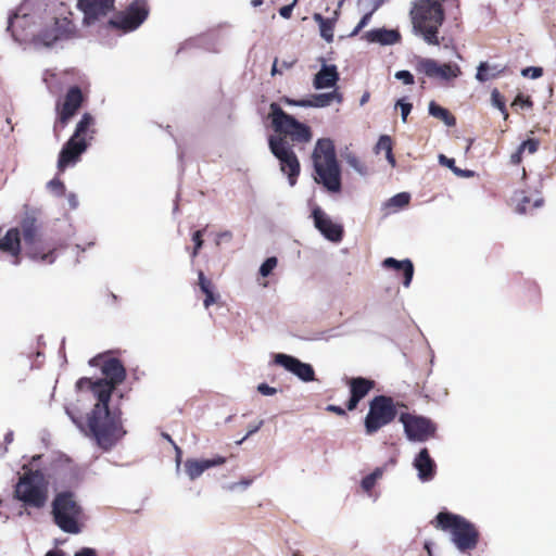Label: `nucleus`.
Segmentation results:
<instances>
[{
    "label": "nucleus",
    "instance_id": "1",
    "mask_svg": "<svg viewBox=\"0 0 556 556\" xmlns=\"http://www.w3.org/2000/svg\"><path fill=\"white\" fill-rule=\"evenodd\" d=\"M101 371L105 378L92 383L98 403L88 416V428L97 444L110 450L126 434L121 410L109 407L113 391L126 378V369L119 359L112 357L103 362Z\"/></svg>",
    "mask_w": 556,
    "mask_h": 556
},
{
    "label": "nucleus",
    "instance_id": "2",
    "mask_svg": "<svg viewBox=\"0 0 556 556\" xmlns=\"http://www.w3.org/2000/svg\"><path fill=\"white\" fill-rule=\"evenodd\" d=\"M312 159L317 175L315 181L329 192H340L342 188L341 168L332 140L329 138L318 139Z\"/></svg>",
    "mask_w": 556,
    "mask_h": 556
},
{
    "label": "nucleus",
    "instance_id": "3",
    "mask_svg": "<svg viewBox=\"0 0 556 556\" xmlns=\"http://www.w3.org/2000/svg\"><path fill=\"white\" fill-rule=\"evenodd\" d=\"M413 31L428 45H439V28L444 21V10L438 0H414L410 9Z\"/></svg>",
    "mask_w": 556,
    "mask_h": 556
},
{
    "label": "nucleus",
    "instance_id": "4",
    "mask_svg": "<svg viewBox=\"0 0 556 556\" xmlns=\"http://www.w3.org/2000/svg\"><path fill=\"white\" fill-rule=\"evenodd\" d=\"M431 523L439 530L450 532L452 543L462 553L471 551L478 545L479 531L472 522L460 515L443 510Z\"/></svg>",
    "mask_w": 556,
    "mask_h": 556
},
{
    "label": "nucleus",
    "instance_id": "5",
    "mask_svg": "<svg viewBox=\"0 0 556 556\" xmlns=\"http://www.w3.org/2000/svg\"><path fill=\"white\" fill-rule=\"evenodd\" d=\"M14 496L26 507L42 508L48 501V482L43 473L25 471L14 486Z\"/></svg>",
    "mask_w": 556,
    "mask_h": 556
},
{
    "label": "nucleus",
    "instance_id": "6",
    "mask_svg": "<svg viewBox=\"0 0 556 556\" xmlns=\"http://www.w3.org/2000/svg\"><path fill=\"white\" fill-rule=\"evenodd\" d=\"M52 515L55 525L65 533L78 534L81 529L79 519L83 508L71 491L58 493L52 502Z\"/></svg>",
    "mask_w": 556,
    "mask_h": 556
},
{
    "label": "nucleus",
    "instance_id": "7",
    "mask_svg": "<svg viewBox=\"0 0 556 556\" xmlns=\"http://www.w3.org/2000/svg\"><path fill=\"white\" fill-rule=\"evenodd\" d=\"M269 110V118L276 132L289 137L293 142L306 143L312 140L311 128L286 113L278 103L273 102Z\"/></svg>",
    "mask_w": 556,
    "mask_h": 556
},
{
    "label": "nucleus",
    "instance_id": "8",
    "mask_svg": "<svg viewBox=\"0 0 556 556\" xmlns=\"http://www.w3.org/2000/svg\"><path fill=\"white\" fill-rule=\"evenodd\" d=\"M21 227L25 254L34 261L52 264L55 261L54 251L43 240L36 219L34 217H26L23 219Z\"/></svg>",
    "mask_w": 556,
    "mask_h": 556
},
{
    "label": "nucleus",
    "instance_id": "9",
    "mask_svg": "<svg viewBox=\"0 0 556 556\" xmlns=\"http://www.w3.org/2000/svg\"><path fill=\"white\" fill-rule=\"evenodd\" d=\"M76 27L67 17H53L33 36L31 42L36 49L52 48L55 43L72 39Z\"/></svg>",
    "mask_w": 556,
    "mask_h": 556
},
{
    "label": "nucleus",
    "instance_id": "10",
    "mask_svg": "<svg viewBox=\"0 0 556 556\" xmlns=\"http://www.w3.org/2000/svg\"><path fill=\"white\" fill-rule=\"evenodd\" d=\"M396 417V408L391 397L377 395L369 403V410L365 417V430L367 434L377 432L389 425Z\"/></svg>",
    "mask_w": 556,
    "mask_h": 556
},
{
    "label": "nucleus",
    "instance_id": "11",
    "mask_svg": "<svg viewBox=\"0 0 556 556\" xmlns=\"http://www.w3.org/2000/svg\"><path fill=\"white\" fill-rule=\"evenodd\" d=\"M269 150L278 159L280 169L287 174L291 187L296 184L300 174V162L290 143L282 137L270 136L268 138Z\"/></svg>",
    "mask_w": 556,
    "mask_h": 556
},
{
    "label": "nucleus",
    "instance_id": "12",
    "mask_svg": "<svg viewBox=\"0 0 556 556\" xmlns=\"http://www.w3.org/2000/svg\"><path fill=\"white\" fill-rule=\"evenodd\" d=\"M149 7L146 0H134L124 11L109 20V25L124 34L136 30L148 18Z\"/></svg>",
    "mask_w": 556,
    "mask_h": 556
},
{
    "label": "nucleus",
    "instance_id": "13",
    "mask_svg": "<svg viewBox=\"0 0 556 556\" xmlns=\"http://www.w3.org/2000/svg\"><path fill=\"white\" fill-rule=\"evenodd\" d=\"M400 421L403 424L404 433L410 442L424 443L434 437L438 429L435 422L421 415L402 413Z\"/></svg>",
    "mask_w": 556,
    "mask_h": 556
},
{
    "label": "nucleus",
    "instance_id": "14",
    "mask_svg": "<svg viewBox=\"0 0 556 556\" xmlns=\"http://www.w3.org/2000/svg\"><path fill=\"white\" fill-rule=\"evenodd\" d=\"M84 102V96L78 86L68 88L62 106H56L58 118L54 123V131L59 128H64L71 118L77 113Z\"/></svg>",
    "mask_w": 556,
    "mask_h": 556
},
{
    "label": "nucleus",
    "instance_id": "15",
    "mask_svg": "<svg viewBox=\"0 0 556 556\" xmlns=\"http://www.w3.org/2000/svg\"><path fill=\"white\" fill-rule=\"evenodd\" d=\"M416 68L429 78H439L441 80L456 78L462 73L457 64H440L438 61L429 58L419 59Z\"/></svg>",
    "mask_w": 556,
    "mask_h": 556
},
{
    "label": "nucleus",
    "instance_id": "16",
    "mask_svg": "<svg viewBox=\"0 0 556 556\" xmlns=\"http://www.w3.org/2000/svg\"><path fill=\"white\" fill-rule=\"evenodd\" d=\"M275 364L283 367L287 371L293 374L303 382H312L316 380L315 370L308 363H304L295 356L277 353L274 355Z\"/></svg>",
    "mask_w": 556,
    "mask_h": 556
},
{
    "label": "nucleus",
    "instance_id": "17",
    "mask_svg": "<svg viewBox=\"0 0 556 556\" xmlns=\"http://www.w3.org/2000/svg\"><path fill=\"white\" fill-rule=\"evenodd\" d=\"M115 0H78L77 7L84 13V24L91 25L114 9Z\"/></svg>",
    "mask_w": 556,
    "mask_h": 556
},
{
    "label": "nucleus",
    "instance_id": "18",
    "mask_svg": "<svg viewBox=\"0 0 556 556\" xmlns=\"http://www.w3.org/2000/svg\"><path fill=\"white\" fill-rule=\"evenodd\" d=\"M87 148L88 144L85 139L77 140L71 137L59 153V170L63 172L67 166L75 164Z\"/></svg>",
    "mask_w": 556,
    "mask_h": 556
},
{
    "label": "nucleus",
    "instance_id": "19",
    "mask_svg": "<svg viewBox=\"0 0 556 556\" xmlns=\"http://www.w3.org/2000/svg\"><path fill=\"white\" fill-rule=\"evenodd\" d=\"M315 227L321 235L332 242H340L343 237V227L333 223L320 207H315L312 212Z\"/></svg>",
    "mask_w": 556,
    "mask_h": 556
},
{
    "label": "nucleus",
    "instance_id": "20",
    "mask_svg": "<svg viewBox=\"0 0 556 556\" xmlns=\"http://www.w3.org/2000/svg\"><path fill=\"white\" fill-rule=\"evenodd\" d=\"M30 16L23 12V9H18L16 12L9 15L7 31L11 33L12 38L16 42H24L28 39L29 33L27 26L29 24Z\"/></svg>",
    "mask_w": 556,
    "mask_h": 556
},
{
    "label": "nucleus",
    "instance_id": "21",
    "mask_svg": "<svg viewBox=\"0 0 556 556\" xmlns=\"http://www.w3.org/2000/svg\"><path fill=\"white\" fill-rule=\"evenodd\" d=\"M414 468L417 470L418 479L421 482L431 481L437 472V464L431 458L427 447L419 451L413 462Z\"/></svg>",
    "mask_w": 556,
    "mask_h": 556
},
{
    "label": "nucleus",
    "instance_id": "22",
    "mask_svg": "<svg viewBox=\"0 0 556 556\" xmlns=\"http://www.w3.org/2000/svg\"><path fill=\"white\" fill-rule=\"evenodd\" d=\"M321 61L320 70L313 78V87L316 90L333 88L340 79L338 67L334 64H326L324 59Z\"/></svg>",
    "mask_w": 556,
    "mask_h": 556
},
{
    "label": "nucleus",
    "instance_id": "23",
    "mask_svg": "<svg viewBox=\"0 0 556 556\" xmlns=\"http://www.w3.org/2000/svg\"><path fill=\"white\" fill-rule=\"evenodd\" d=\"M21 232L17 228H10L0 239V251L12 257V264H20Z\"/></svg>",
    "mask_w": 556,
    "mask_h": 556
},
{
    "label": "nucleus",
    "instance_id": "24",
    "mask_svg": "<svg viewBox=\"0 0 556 556\" xmlns=\"http://www.w3.org/2000/svg\"><path fill=\"white\" fill-rule=\"evenodd\" d=\"M226 462V458L223 456H217L212 459H193L189 458L185 462V471L188 475L190 480H195L199 478L205 470L223 465Z\"/></svg>",
    "mask_w": 556,
    "mask_h": 556
},
{
    "label": "nucleus",
    "instance_id": "25",
    "mask_svg": "<svg viewBox=\"0 0 556 556\" xmlns=\"http://www.w3.org/2000/svg\"><path fill=\"white\" fill-rule=\"evenodd\" d=\"M368 42L379 43L381 46H392L400 41L401 35L396 29L374 28L366 31L363 36Z\"/></svg>",
    "mask_w": 556,
    "mask_h": 556
},
{
    "label": "nucleus",
    "instance_id": "26",
    "mask_svg": "<svg viewBox=\"0 0 556 556\" xmlns=\"http://www.w3.org/2000/svg\"><path fill=\"white\" fill-rule=\"evenodd\" d=\"M383 267L386 268H392L397 271H403L404 280L403 285L404 287H409L410 282L414 277V265L413 262L409 258L405 260H396L394 257H387L382 262Z\"/></svg>",
    "mask_w": 556,
    "mask_h": 556
},
{
    "label": "nucleus",
    "instance_id": "27",
    "mask_svg": "<svg viewBox=\"0 0 556 556\" xmlns=\"http://www.w3.org/2000/svg\"><path fill=\"white\" fill-rule=\"evenodd\" d=\"M504 67L500 64H489L488 62H480L477 67L476 79L480 83H485L490 79L496 78Z\"/></svg>",
    "mask_w": 556,
    "mask_h": 556
},
{
    "label": "nucleus",
    "instance_id": "28",
    "mask_svg": "<svg viewBox=\"0 0 556 556\" xmlns=\"http://www.w3.org/2000/svg\"><path fill=\"white\" fill-rule=\"evenodd\" d=\"M374 388V381L363 378L356 377L350 380V390L351 393L357 395L358 399H363L367 395V393Z\"/></svg>",
    "mask_w": 556,
    "mask_h": 556
},
{
    "label": "nucleus",
    "instance_id": "29",
    "mask_svg": "<svg viewBox=\"0 0 556 556\" xmlns=\"http://www.w3.org/2000/svg\"><path fill=\"white\" fill-rule=\"evenodd\" d=\"M342 100V94L337 90L312 96L313 108H326L329 106L333 101L341 103Z\"/></svg>",
    "mask_w": 556,
    "mask_h": 556
},
{
    "label": "nucleus",
    "instance_id": "30",
    "mask_svg": "<svg viewBox=\"0 0 556 556\" xmlns=\"http://www.w3.org/2000/svg\"><path fill=\"white\" fill-rule=\"evenodd\" d=\"M410 201V194L408 192H400L391 197L382 206V210L387 211V214L396 212L405 207Z\"/></svg>",
    "mask_w": 556,
    "mask_h": 556
},
{
    "label": "nucleus",
    "instance_id": "31",
    "mask_svg": "<svg viewBox=\"0 0 556 556\" xmlns=\"http://www.w3.org/2000/svg\"><path fill=\"white\" fill-rule=\"evenodd\" d=\"M429 114L435 118L441 119L446 126L453 127L456 125V118L444 108L431 101L428 106Z\"/></svg>",
    "mask_w": 556,
    "mask_h": 556
},
{
    "label": "nucleus",
    "instance_id": "32",
    "mask_svg": "<svg viewBox=\"0 0 556 556\" xmlns=\"http://www.w3.org/2000/svg\"><path fill=\"white\" fill-rule=\"evenodd\" d=\"M313 18L319 26L320 36L327 42H332L333 41V21L330 18L324 17L319 13H315Z\"/></svg>",
    "mask_w": 556,
    "mask_h": 556
},
{
    "label": "nucleus",
    "instance_id": "33",
    "mask_svg": "<svg viewBox=\"0 0 556 556\" xmlns=\"http://www.w3.org/2000/svg\"><path fill=\"white\" fill-rule=\"evenodd\" d=\"M94 119L90 113H84L80 121L77 123L72 138L77 140L84 139L81 136L86 134L88 128L93 124Z\"/></svg>",
    "mask_w": 556,
    "mask_h": 556
},
{
    "label": "nucleus",
    "instance_id": "34",
    "mask_svg": "<svg viewBox=\"0 0 556 556\" xmlns=\"http://www.w3.org/2000/svg\"><path fill=\"white\" fill-rule=\"evenodd\" d=\"M439 162L451 168L453 170V173L458 176V177H465V178H469V177H472L473 176V172L472 170H469V169H460L458 168L457 166H455V160L454 159H450V157H446L445 155L441 154L439 156Z\"/></svg>",
    "mask_w": 556,
    "mask_h": 556
},
{
    "label": "nucleus",
    "instance_id": "35",
    "mask_svg": "<svg viewBox=\"0 0 556 556\" xmlns=\"http://www.w3.org/2000/svg\"><path fill=\"white\" fill-rule=\"evenodd\" d=\"M383 475V468L378 467L369 475L362 479L361 485L364 491L369 492L376 484L377 480Z\"/></svg>",
    "mask_w": 556,
    "mask_h": 556
},
{
    "label": "nucleus",
    "instance_id": "36",
    "mask_svg": "<svg viewBox=\"0 0 556 556\" xmlns=\"http://www.w3.org/2000/svg\"><path fill=\"white\" fill-rule=\"evenodd\" d=\"M344 159L350 167H352L361 176L367 175V167L353 153H346Z\"/></svg>",
    "mask_w": 556,
    "mask_h": 556
},
{
    "label": "nucleus",
    "instance_id": "37",
    "mask_svg": "<svg viewBox=\"0 0 556 556\" xmlns=\"http://www.w3.org/2000/svg\"><path fill=\"white\" fill-rule=\"evenodd\" d=\"M491 102H492L493 106H495L496 109H498L502 112L503 117L506 121L508 118V113L506 110L505 101L497 89L492 90Z\"/></svg>",
    "mask_w": 556,
    "mask_h": 556
},
{
    "label": "nucleus",
    "instance_id": "38",
    "mask_svg": "<svg viewBox=\"0 0 556 556\" xmlns=\"http://www.w3.org/2000/svg\"><path fill=\"white\" fill-rule=\"evenodd\" d=\"M278 260L276 256L267 257L260 267V275L262 277H268L277 266Z\"/></svg>",
    "mask_w": 556,
    "mask_h": 556
},
{
    "label": "nucleus",
    "instance_id": "39",
    "mask_svg": "<svg viewBox=\"0 0 556 556\" xmlns=\"http://www.w3.org/2000/svg\"><path fill=\"white\" fill-rule=\"evenodd\" d=\"M339 329H340L339 327H336V328H331L326 331L316 332V333H314L312 339L328 341L331 338H338V337L342 336V333L339 331Z\"/></svg>",
    "mask_w": 556,
    "mask_h": 556
},
{
    "label": "nucleus",
    "instance_id": "40",
    "mask_svg": "<svg viewBox=\"0 0 556 556\" xmlns=\"http://www.w3.org/2000/svg\"><path fill=\"white\" fill-rule=\"evenodd\" d=\"M252 482H253V479L244 478V479H241L239 482H232V483H228V484L224 485V489L229 492H235L239 488L241 490H247L252 484Z\"/></svg>",
    "mask_w": 556,
    "mask_h": 556
},
{
    "label": "nucleus",
    "instance_id": "41",
    "mask_svg": "<svg viewBox=\"0 0 556 556\" xmlns=\"http://www.w3.org/2000/svg\"><path fill=\"white\" fill-rule=\"evenodd\" d=\"M395 108L401 109V117L402 121L405 123L407 119V116L412 112L413 105L409 102H406L405 99H399L395 103Z\"/></svg>",
    "mask_w": 556,
    "mask_h": 556
},
{
    "label": "nucleus",
    "instance_id": "42",
    "mask_svg": "<svg viewBox=\"0 0 556 556\" xmlns=\"http://www.w3.org/2000/svg\"><path fill=\"white\" fill-rule=\"evenodd\" d=\"M539 140L538 139H534V138H530V139H527L525 140L520 146L519 148L525 152V151H528V153L530 154H533L538 151V148H539Z\"/></svg>",
    "mask_w": 556,
    "mask_h": 556
},
{
    "label": "nucleus",
    "instance_id": "43",
    "mask_svg": "<svg viewBox=\"0 0 556 556\" xmlns=\"http://www.w3.org/2000/svg\"><path fill=\"white\" fill-rule=\"evenodd\" d=\"M394 77L397 80H401L404 85H413L415 83L414 75L409 71H406V70L397 71L394 74Z\"/></svg>",
    "mask_w": 556,
    "mask_h": 556
},
{
    "label": "nucleus",
    "instance_id": "44",
    "mask_svg": "<svg viewBox=\"0 0 556 556\" xmlns=\"http://www.w3.org/2000/svg\"><path fill=\"white\" fill-rule=\"evenodd\" d=\"M521 75L523 77H529L531 79L540 78L543 75V68L538 66H529L521 71Z\"/></svg>",
    "mask_w": 556,
    "mask_h": 556
},
{
    "label": "nucleus",
    "instance_id": "45",
    "mask_svg": "<svg viewBox=\"0 0 556 556\" xmlns=\"http://www.w3.org/2000/svg\"><path fill=\"white\" fill-rule=\"evenodd\" d=\"M198 280L200 290L204 292L213 291V283L210 279H207L202 270L198 273Z\"/></svg>",
    "mask_w": 556,
    "mask_h": 556
},
{
    "label": "nucleus",
    "instance_id": "46",
    "mask_svg": "<svg viewBox=\"0 0 556 556\" xmlns=\"http://www.w3.org/2000/svg\"><path fill=\"white\" fill-rule=\"evenodd\" d=\"M48 188L58 195H62L65 192V185L58 178H53L48 182Z\"/></svg>",
    "mask_w": 556,
    "mask_h": 556
},
{
    "label": "nucleus",
    "instance_id": "47",
    "mask_svg": "<svg viewBox=\"0 0 556 556\" xmlns=\"http://www.w3.org/2000/svg\"><path fill=\"white\" fill-rule=\"evenodd\" d=\"M203 231L204 230H197L192 235V241L194 242V248H193V252H192V255H191L192 257H195L198 255L199 250L203 245V239H202Z\"/></svg>",
    "mask_w": 556,
    "mask_h": 556
},
{
    "label": "nucleus",
    "instance_id": "48",
    "mask_svg": "<svg viewBox=\"0 0 556 556\" xmlns=\"http://www.w3.org/2000/svg\"><path fill=\"white\" fill-rule=\"evenodd\" d=\"M376 149L379 151V150H382V151H386V152H391L392 150V141H391V138L387 135H383L379 138L378 142H377V146H376Z\"/></svg>",
    "mask_w": 556,
    "mask_h": 556
},
{
    "label": "nucleus",
    "instance_id": "49",
    "mask_svg": "<svg viewBox=\"0 0 556 556\" xmlns=\"http://www.w3.org/2000/svg\"><path fill=\"white\" fill-rule=\"evenodd\" d=\"M358 1H359V5L364 10H371V12H375L376 10H378L380 8V5L386 0H358Z\"/></svg>",
    "mask_w": 556,
    "mask_h": 556
},
{
    "label": "nucleus",
    "instance_id": "50",
    "mask_svg": "<svg viewBox=\"0 0 556 556\" xmlns=\"http://www.w3.org/2000/svg\"><path fill=\"white\" fill-rule=\"evenodd\" d=\"M511 106H520L521 109H529L532 106V101L529 98H525L522 94H518L511 103Z\"/></svg>",
    "mask_w": 556,
    "mask_h": 556
},
{
    "label": "nucleus",
    "instance_id": "51",
    "mask_svg": "<svg viewBox=\"0 0 556 556\" xmlns=\"http://www.w3.org/2000/svg\"><path fill=\"white\" fill-rule=\"evenodd\" d=\"M263 424H264V420H258L255 425H250L247 434L242 439L237 441V444H239V445L242 444L250 435L256 433L261 429Z\"/></svg>",
    "mask_w": 556,
    "mask_h": 556
},
{
    "label": "nucleus",
    "instance_id": "52",
    "mask_svg": "<svg viewBox=\"0 0 556 556\" xmlns=\"http://www.w3.org/2000/svg\"><path fill=\"white\" fill-rule=\"evenodd\" d=\"M296 2H298V0H293L290 4L281 7L279 9L280 16L286 20L290 18Z\"/></svg>",
    "mask_w": 556,
    "mask_h": 556
},
{
    "label": "nucleus",
    "instance_id": "53",
    "mask_svg": "<svg viewBox=\"0 0 556 556\" xmlns=\"http://www.w3.org/2000/svg\"><path fill=\"white\" fill-rule=\"evenodd\" d=\"M257 391L262 394V395H265V396H271V395H275L277 393V389L274 388V387H270L268 386L267 383H260L257 386Z\"/></svg>",
    "mask_w": 556,
    "mask_h": 556
},
{
    "label": "nucleus",
    "instance_id": "54",
    "mask_svg": "<svg viewBox=\"0 0 556 556\" xmlns=\"http://www.w3.org/2000/svg\"><path fill=\"white\" fill-rule=\"evenodd\" d=\"M205 299L203 301L204 307L208 308L211 305L216 303L218 295L214 293V291L204 292Z\"/></svg>",
    "mask_w": 556,
    "mask_h": 556
},
{
    "label": "nucleus",
    "instance_id": "55",
    "mask_svg": "<svg viewBox=\"0 0 556 556\" xmlns=\"http://www.w3.org/2000/svg\"><path fill=\"white\" fill-rule=\"evenodd\" d=\"M530 203V198L527 195H523L518 205H517V212L519 214H525L527 212V205Z\"/></svg>",
    "mask_w": 556,
    "mask_h": 556
},
{
    "label": "nucleus",
    "instance_id": "56",
    "mask_svg": "<svg viewBox=\"0 0 556 556\" xmlns=\"http://www.w3.org/2000/svg\"><path fill=\"white\" fill-rule=\"evenodd\" d=\"M361 400H362V399H358V396H357V395H354V394H352V393H351V396H350V399H349V401H348V403H346V407H348V409H349V410H353V409H355V408L357 407V405H358V403H359V401H361Z\"/></svg>",
    "mask_w": 556,
    "mask_h": 556
},
{
    "label": "nucleus",
    "instance_id": "57",
    "mask_svg": "<svg viewBox=\"0 0 556 556\" xmlns=\"http://www.w3.org/2000/svg\"><path fill=\"white\" fill-rule=\"evenodd\" d=\"M374 12L371 10H367V12L363 15V17L358 22V28H364L370 21Z\"/></svg>",
    "mask_w": 556,
    "mask_h": 556
},
{
    "label": "nucleus",
    "instance_id": "58",
    "mask_svg": "<svg viewBox=\"0 0 556 556\" xmlns=\"http://www.w3.org/2000/svg\"><path fill=\"white\" fill-rule=\"evenodd\" d=\"M97 553L93 548L90 547H83L78 552L74 554V556H96Z\"/></svg>",
    "mask_w": 556,
    "mask_h": 556
},
{
    "label": "nucleus",
    "instance_id": "59",
    "mask_svg": "<svg viewBox=\"0 0 556 556\" xmlns=\"http://www.w3.org/2000/svg\"><path fill=\"white\" fill-rule=\"evenodd\" d=\"M522 153L523 151L518 147L517 151L510 155V163L515 165L519 164L521 162Z\"/></svg>",
    "mask_w": 556,
    "mask_h": 556
},
{
    "label": "nucleus",
    "instance_id": "60",
    "mask_svg": "<svg viewBox=\"0 0 556 556\" xmlns=\"http://www.w3.org/2000/svg\"><path fill=\"white\" fill-rule=\"evenodd\" d=\"M326 409L328 412H331V413H334L339 416H344L345 415V410L341 407V406H338V405H333V404H330L326 407Z\"/></svg>",
    "mask_w": 556,
    "mask_h": 556
},
{
    "label": "nucleus",
    "instance_id": "61",
    "mask_svg": "<svg viewBox=\"0 0 556 556\" xmlns=\"http://www.w3.org/2000/svg\"><path fill=\"white\" fill-rule=\"evenodd\" d=\"M294 106L313 108L312 97L309 99H301L294 102Z\"/></svg>",
    "mask_w": 556,
    "mask_h": 556
},
{
    "label": "nucleus",
    "instance_id": "62",
    "mask_svg": "<svg viewBox=\"0 0 556 556\" xmlns=\"http://www.w3.org/2000/svg\"><path fill=\"white\" fill-rule=\"evenodd\" d=\"M67 201H68V204H70L71 208H73V210L77 208V206H78V199H77L75 193H70L67 195Z\"/></svg>",
    "mask_w": 556,
    "mask_h": 556
},
{
    "label": "nucleus",
    "instance_id": "63",
    "mask_svg": "<svg viewBox=\"0 0 556 556\" xmlns=\"http://www.w3.org/2000/svg\"><path fill=\"white\" fill-rule=\"evenodd\" d=\"M92 383H94V381H92L91 379L89 378H80L77 383H76V387L78 389H81L85 384H88L90 386V388L92 389Z\"/></svg>",
    "mask_w": 556,
    "mask_h": 556
},
{
    "label": "nucleus",
    "instance_id": "64",
    "mask_svg": "<svg viewBox=\"0 0 556 556\" xmlns=\"http://www.w3.org/2000/svg\"><path fill=\"white\" fill-rule=\"evenodd\" d=\"M295 63H296V59H294V58L289 59V60H282L281 67L285 70H289V68L293 67Z\"/></svg>",
    "mask_w": 556,
    "mask_h": 556
}]
</instances>
